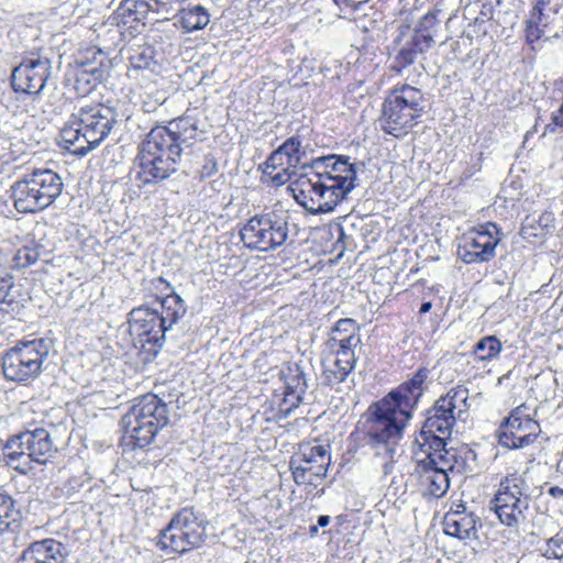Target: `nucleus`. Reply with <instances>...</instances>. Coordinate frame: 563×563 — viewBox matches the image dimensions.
<instances>
[{"label":"nucleus","mask_w":563,"mask_h":563,"mask_svg":"<svg viewBox=\"0 0 563 563\" xmlns=\"http://www.w3.org/2000/svg\"><path fill=\"white\" fill-rule=\"evenodd\" d=\"M430 371L419 368L413 376L372 404L357 422L351 439L360 446H368L376 455L388 456L384 473L393 468V455L402 437L412 411L427 389Z\"/></svg>","instance_id":"1"},{"label":"nucleus","mask_w":563,"mask_h":563,"mask_svg":"<svg viewBox=\"0 0 563 563\" xmlns=\"http://www.w3.org/2000/svg\"><path fill=\"white\" fill-rule=\"evenodd\" d=\"M303 170L291 183L295 200L312 214L328 213L355 188L357 169L350 157L328 155L302 164Z\"/></svg>","instance_id":"2"},{"label":"nucleus","mask_w":563,"mask_h":563,"mask_svg":"<svg viewBox=\"0 0 563 563\" xmlns=\"http://www.w3.org/2000/svg\"><path fill=\"white\" fill-rule=\"evenodd\" d=\"M118 123L117 111L103 103L80 107L60 130L64 148L76 155L85 156L98 147Z\"/></svg>","instance_id":"3"},{"label":"nucleus","mask_w":563,"mask_h":563,"mask_svg":"<svg viewBox=\"0 0 563 563\" xmlns=\"http://www.w3.org/2000/svg\"><path fill=\"white\" fill-rule=\"evenodd\" d=\"M184 299L176 292L156 301L154 307L140 306L129 313L131 334L135 335L142 345L151 344L154 355L164 345L167 334L173 327L186 314Z\"/></svg>","instance_id":"4"},{"label":"nucleus","mask_w":563,"mask_h":563,"mask_svg":"<svg viewBox=\"0 0 563 563\" xmlns=\"http://www.w3.org/2000/svg\"><path fill=\"white\" fill-rule=\"evenodd\" d=\"M167 404L155 394H145L135 399L130 410L122 417V441L131 449L150 445L158 431L169 421Z\"/></svg>","instance_id":"5"},{"label":"nucleus","mask_w":563,"mask_h":563,"mask_svg":"<svg viewBox=\"0 0 563 563\" xmlns=\"http://www.w3.org/2000/svg\"><path fill=\"white\" fill-rule=\"evenodd\" d=\"M181 154L165 125L153 128L140 146V178L144 184H158L169 178L177 172Z\"/></svg>","instance_id":"6"},{"label":"nucleus","mask_w":563,"mask_h":563,"mask_svg":"<svg viewBox=\"0 0 563 563\" xmlns=\"http://www.w3.org/2000/svg\"><path fill=\"white\" fill-rule=\"evenodd\" d=\"M427 100L420 89L402 85L385 98L379 117L380 129L395 137H402L426 113Z\"/></svg>","instance_id":"7"},{"label":"nucleus","mask_w":563,"mask_h":563,"mask_svg":"<svg viewBox=\"0 0 563 563\" xmlns=\"http://www.w3.org/2000/svg\"><path fill=\"white\" fill-rule=\"evenodd\" d=\"M63 188V179L56 172L36 168L13 183L11 197L19 212L35 213L53 205Z\"/></svg>","instance_id":"8"},{"label":"nucleus","mask_w":563,"mask_h":563,"mask_svg":"<svg viewBox=\"0 0 563 563\" xmlns=\"http://www.w3.org/2000/svg\"><path fill=\"white\" fill-rule=\"evenodd\" d=\"M290 216L283 210H268L253 216L240 230L241 240L251 250L274 251L288 242L294 243L296 232L289 224Z\"/></svg>","instance_id":"9"},{"label":"nucleus","mask_w":563,"mask_h":563,"mask_svg":"<svg viewBox=\"0 0 563 563\" xmlns=\"http://www.w3.org/2000/svg\"><path fill=\"white\" fill-rule=\"evenodd\" d=\"M207 538L206 521L192 508H183L159 532L157 545L163 551L185 554L202 545Z\"/></svg>","instance_id":"10"},{"label":"nucleus","mask_w":563,"mask_h":563,"mask_svg":"<svg viewBox=\"0 0 563 563\" xmlns=\"http://www.w3.org/2000/svg\"><path fill=\"white\" fill-rule=\"evenodd\" d=\"M48 353L49 345L44 339L20 341L2 356L4 377L16 383L36 378L43 371Z\"/></svg>","instance_id":"11"},{"label":"nucleus","mask_w":563,"mask_h":563,"mask_svg":"<svg viewBox=\"0 0 563 563\" xmlns=\"http://www.w3.org/2000/svg\"><path fill=\"white\" fill-rule=\"evenodd\" d=\"M530 487L517 473L505 476L490 500V508L500 522L507 527H517L526 519L530 505Z\"/></svg>","instance_id":"12"},{"label":"nucleus","mask_w":563,"mask_h":563,"mask_svg":"<svg viewBox=\"0 0 563 563\" xmlns=\"http://www.w3.org/2000/svg\"><path fill=\"white\" fill-rule=\"evenodd\" d=\"M468 389L462 385L452 387L428 410L421 429V437L429 441L432 437H446L451 433L456 419H463L468 409Z\"/></svg>","instance_id":"13"},{"label":"nucleus","mask_w":563,"mask_h":563,"mask_svg":"<svg viewBox=\"0 0 563 563\" xmlns=\"http://www.w3.org/2000/svg\"><path fill=\"white\" fill-rule=\"evenodd\" d=\"M4 455L8 463L13 464L20 459H25L23 464L14 466L22 474H26L30 470V462L45 464L57 451L51 434L44 428L26 430L13 435L8 440L4 446Z\"/></svg>","instance_id":"14"},{"label":"nucleus","mask_w":563,"mask_h":563,"mask_svg":"<svg viewBox=\"0 0 563 563\" xmlns=\"http://www.w3.org/2000/svg\"><path fill=\"white\" fill-rule=\"evenodd\" d=\"M503 233L493 222H486L462 236L457 245V257L465 264L489 262L496 255V247Z\"/></svg>","instance_id":"15"},{"label":"nucleus","mask_w":563,"mask_h":563,"mask_svg":"<svg viewBox=\"0 0 563 563\" xmlns=\"http://www.w3.org/2000/svg\"><path fill=\"white\" fill-rule=\"evenodd\" d=\"M109 74V59L103 49L89 46L78 52L73 70L74 89L80 96L91 92Z\"/></svg>","instance_id":"16"},{"label":"nucleus","mask_w":563,"mask_h":563,"mask_svg":"<svg viewBox=\"0 0 563 563\" xmlns=\"http://www.w3.org/2000/svg\"><path fill=\"white\" fill-rule=\"evenodd\" d=\"M562 18L563 0H538L525 21L526 42L536 49L543 37H550L552 32L556 35Z\"/></svg>","instance_id":"17"},{"label":"nucleus","mask_w":563,"mask_h":563,"mask_svg":"<svg viewBox=\"0 0 563 563\" xmlns=\"http://www.w3.org/2000/svg\"><path fill=\"white\" fill-rule=\"evenodd\" d=\"M146 8L139 0H124L109 19V36L113 47L122 44L126 37H135L145 27Z\"/></svg>","instance_id":"18"},{"label":"nucleus","mask_w":563,"mask_h":563,"mask_svg":"<svg viewBox=\"0 0 563 563\" xmlns=\"http://www.w3.org/2000/svg\"><path fill=\"white\" fill-rule=\"evenodd\" d=\"M541 429L528 412V408L521 405L511 410L508 418L498 429V442L507 449H522L530 445L540 434Z\"/></svg>","instance_id":"19"},{"label":"nucleus","mask_w":563,"mask_h":563,"mask_svg":"<svg viewBox=\"0 0 563 563\" xmlns=\"http://www.w3.org/2000/svg\"><path fill=\"white\" fill-rule=\"evenodd\" d=\"M52 75V62L46 55L32 54L16 66L11 76L12 88L16 92L38 95Z\"/></svg>","instance_id":"20"},{"label":"nucleus","mask_w":563,"mask_h":563,"mask_svg":"<svg viewBox=\"0 0 563 563\" xmlns=\"http://www.w3.org/2000/svg\"><path fill=\"white\" fill-rule=\"evenodd\" d=\"M428 446L426 457L420 461L437 467L443 472H461L464 468L465 461L459 454L457 449L448 448L444 437H432L429 441H424L423 446Z\"/></svg>","instance_id":"21"},{"label":"nucleus","mask_w":563,"mask_h":563,"mask_svg":"<svg viewBox=\"0 0 563 563\" xmlns=\"http://www.w3.org/2000/svg\"><path fill=\"white\" fill-rule=\"evenodd\" d=\"M68 555L64 543L46 538L31 542L20 554L18 563H65Z\"/></svg>","instance_id":"22"},{"label":"nucleus","mask_w":563,"mask_h":563,"mask_svg":"<svg viewBox=\"0 0 563 563\" xmlns=\"http://www.w3.org/2000/svg\"><path fill=\"white\" fill-rule=\"evenodd\" d=\"M354 351H335L333 360L323 363V383L328 386L338 385L346 379L355 366Z\"/></svg>","instance_id":"23"},{"label":"nucleus","mask_w":563,"mask_h":563,"mask_svg":"<svg viewBox=\"0 0 563 563\" xmlns=\"http://www.w3.org/2000/svg\"><path fill=\"white\" fill-rule=\"evenodd\" d=\"M358 327L355 320L346 318L340 319L332 329L329 345L333 351H354L361 343Z\"/></svg>","instance_id":"24"},{"label":"nucleus","mask_w":563,"mask_h":563,"mask_svg":"<svg viewBox=\"0 0 563 563\" xmlns=\"http://www.w3.org/2000/svg\"><path fill=\"white\" fill-rule=\"evenodd\" d=\"M476 518L465 511L446 514L443 520L444 532L460 540L477 539Z\"/></svg>","instance_id":"25"},{"label":"nucleus","mask_w":563,"mask_h":563,"mask_svg":"<svg viewBox=\"0 0 563 563\" xmlns=\"http://www.w3.org/2000/svg\"><path fill=\"white\" fill-rule=\"evenodd\" d=\"M416 472L420 476L421 484L426 486V494L440 498L450 487L449 473L417 461Z\"/></svg>","instance_id":"26"},{"label":"nucleus","mask_w":563,"mask_h":563,"mask_svg":"<svg viewBox=\"0 0 563 563\" xmlns=\"http://www.w3.org/2000/svg\"><path fill=\"white\" fill-rule=\"evenodd\" d=\"M165 130L175 139V143L180 146L183 153L185 148L190 147L198 139L197 121L190 117H180L169 122Z\"/></svg>","instance_id":"27"},{"label":"nucleus","mask_w":563,"mask_h":563,"mask_svg":"<svg viewBox=\"0 0 563 563\" xmlns=\"http://www.w3.org/2000/svg\"><path fill=\"white\" fill-rule=\"evenodd\" d=\"M554 227V214L544 211L538 217L527 216L522 222L520 235L523 239L538 238L545 235Z\"/></svg>","instance_id":"28"},{"label":"nucleus","mask_w":563,"mask_h":563,"mask_svg":"<svg viewBox=\"0 0 563 563\" xmlns=\"http://www.w3.org/2000/svg\"><path fill=\"white\" fill-rule=\"evenodd\" d=\"M210 22V13L201 4L188 5L179 12V23L187 32L202 30Z\"/></svg>","instance_id":"29"},{"label":"nucleus","mask_w":563,"mask_h":563,"mask_svg":"<svg viewBox=\"0 0 563 563\" xmlns=\"http://www.w3.org/2000/svg\"><path fill=\"white\" fill-rule=\"evenodd\" d=\"M21 511L16 503L7 494L0 493V534L5 531L14 532L20 527Z\"/></svg>","instance_id":"30"},{"label":"nucleus","mask_w":563,"mask_h":563,"mask_svg":"<svg viewBox=\"0 0 563 563\" xmlns=\"http://www.w3.org/2000/svg\"><path fill=\"white\" fill-rule=\"evenodd\" d=\"M296 460L303 466H322V477H324L330 464V454L323 445L306 446L300 450Z\"/></svg>","instance_id":"31"},{"label":"nucleus","mask_w":563,"mask_h":563,"mask_svg":"<svg viewBox=\"0 0 563 563\" xmlns=\"http://www.w3.org/2000/svg\"><path fill=\"white\" fill-rule=\"evenodd\" d=\"M286 390L295 394H306L308 388L307 377L299 364H290L282 371Z\"/></svg>","instance_id":"32"},{"label":"nucleus","mask_w":563,"mask_h":563,"mask_svg":"<svg viewBox=\"0 0 563 563\" xmlns=\"http://www.w3.org/2000/svg\"><path fill=\"white\" fill-rule=\"evenodd\" d=\"M503 350V343L495 335L482 338L473 350L475 360L486 362L497 358Z\"/></svg>","instance_id":"33"},{"label":"nucleus","mask_w":563,"mask_h":563,"mask_svg":"<svg viewBox=\"0 0 563 563\" xmlns=\"http://www.w3.org/2000/svg\"><path fill=\"white\" fill-rule=\"evenodd\" d=\"M298 461L296 459H292L290 461V470L294 477V481L297 485H313L314 478H321L322 477V466H303L300 463L297 464Z\"/></svg>","instance_id":"34"},{"label":"nucleus","mask_w":563,"mask_h":563,"mask_svg":"<svg viewBox=\"0 0 563 563\" xmlns=\"http://www.w3.org/2000/svg\"><path fill=\"white\" fill-rule=\"evenodd\" d=\"M302 142L299 135L288 137L278 148L282 151L285 158L288 161V166H294L296 169L301 164L302 157Z\"/></svg>","instance_id":"35"},{"label":"nucleus","mask_w":563,"mask_h":563,"mask_svg":"<svg viewBox=\"0 0 563 563\" xmlns=\"http://www.w3.org/2000/svg\"><path fill=\"white\" fill-rule=\"evenodd\" d=\"M418 54H420L419 49L408 41L396 55L391 69L399 74L402 73L416 62Z\"/></svg>","instance_id":"36"},{"label":"nucleus","mask_w":563,"mask_h":563,"mask_svg":"<svg viewBox=\"0 0 563 563\" xmlns=\"http://www.w3.org/2000/svg\"><path fill=\"white\" fill-rule=\"evenodd\" d=\"M40 245L33 243L32 245H24L18 250L13 261L18 268H26L35 264L41 255L38 250Z\"/></svg>","instance_id":"37"},{"label":"nucleus","mask_w":563,"mask_h":563,"mask_svg":"<svg viewBox=\"0 0 563 563\" xmlns=\"http://www.w3.org/2000/svg\"><path fill=\"white\" fill-rule=\"evenodd\" d=\"M130 67L134 70L148 69L154 63L152 51L150 48L137 49L130 57Z\"/></svg>","instance_id":"38"},{"label":"nucleus","mask_w":563,"mask_h":563,"mask_svg":"<svg viewBox=\"0 0 563 563\" xmlns=\"http://www.w3.org/2000/svg\"><path fill=\"white\" fill-rule=\"evenodd\" d=\"M305 394H295L292 390L284 391V397L279 404V411L284 416H288L294 409H296L302 401Z\"/></svg>","instance_id":"39"},{"label":"nucleus","mask_w":563,"mask_h":563,"mask_svg":"<svg viewBox=\"0 0 563 563\" xmlns=\"http://www.w3.org/2000/svg\"><path fill=\"white\" fill-rule=\"evenodd\" d=\"M267 169H295L294 166H288V161L283 155L279 148L275 150L266 159Z\"/></svg>","instance_id":"40"},{"label":"nucleus","mask_w":563,"mask_h":563,"mask_svg":"<svg viewBox=\"0 0 563 563\" xmlns=\"http://www.w3.org/2000/svg\"><path fill=\"white\" fill-rule=\"evenodd\" d=\"M410 42L417 47L420 54L424 53L434 45V40L431 34L418 31L411 37Z\"/></svg>","instance_id":"41"},{"label":"nucleus","mask_w":563,"mask_h":563,"mask_svg":"<svg viewBox=\"0 0 563 563\" xmlns=\"http://www.w3.org/2000/svg\"><path fill=\"white\" fill-rule=\"evenodd\" d=\"M265 175L269 177L271 181L276 186L286 184L295 174V169H267L264 170Z\"/></svg>","instance_id":"42"},{"label":"nucleus","mask_w":563,"mask_h":563,"mask_svg":"<svg viewBox=\"0 0 563 563\" xmlns=\"http://www.w3.org/2000/svg\"><path fill=\"white\" fill-rule=\"evenodd\" d=\"M544 555L547 558L562 559L563 558V540L562 537L555 534L547 542V550Z\"/></svg>","instance_id":"43"},{"label":"nucleus","mask_w":563,"mask_h":563,"mask_svg":"<svg viewBox=\"0 0 563 563\" xmlns=\"http://www.w3.org/2000/svg\"><path fill=\"white\" fill-rule=\"evenodd\" d=\"M218 172V164L213 157H207L205 164L199 170L200 179H207L216 175Z\"/></svg>","instance_id":"44"},{"label":"nucleus","mask_w":563,"mask_h":563,"mask_svg":"<svg viewBox=\"0 0 563 563\" xmlns=\"http://www.w3.org/2000/svg\"><path fill=\"white\" fill-rule=\"evenodd\" d=\"M494 11L493 1L485 0L481 7L479 16L476 18V21L479 19L481 21L492 20L494 18Z\"/></svg>","instance_id":"45"},{"label":"nucleus","mask_w":563,"mask_h":563,"mask_svg":"<svg viewBox=\"0 0 563 563\" xmlns=\"http://www.w3.org/2000/svg\"><path fill=\"white\" fill-rule=\"evenodd\" d=\"M10 288H11V286L4 285V284L0 285V303L12 301V299H9Z\"/></svg>","instance_id":"46"},{"label":"nucleus","mask_w":563,"mask_h":563,"mask_svg":"<svg viewBox=\"0 0 563 563\" xmlns=\"http://www.w3.org/2000/svg\"><path fill=\"white\" fill-rule=\"evenodd\" d=\"M549 494L553 498H562L563 497V488L559 486H552L549 488Z\"/></svg>","instance_id":"47"},{"label":"nucleus","mask_w":563,"mask_h":563,"mask_svg":"<svg viewBox=\"0 0 563 563\" xmlns=\"http://www.w3.org/2000/svg\"><path fill=\"white\" fill-rule=\"evenodd\" d=\"M435 14L434 13H427L424 16H423V20H422V25H427V24H433L435 22Z\"/></svg>","instance_id":"48"},{"label":"nucleus","mask_w":563,"mask_h":563,"mask_svg":"<svg viewBox=\"0 0 563 563\" xmlns=\"http://www.w3.org/2000/svg\"><path fill=\"white\" fill-rule=\"evenodd\" d=\"M330 523V517L327 515H321L318 517V526L319 527H327Z\"/></svg>","instance_id":"49"},{"label":"nucleus","mask_w":563,"mask_h":563,"mask_svg":"<svg viewBox=\"0 0 563 563\" xmlns=\"http://www.w3.org/2000/svg\"><path fill=\"white\" fill-rule=\"evenodd\" d=\"M432 303L430 301L422 302L419 309L420 313H427L430 311Z\"/></svg>","instance_id":"50"},{"label":"nucleus","mask_w":563,"mask_h":563,"mask_svg":"<svg viewBox=\"0 0 563 563\" xmlns=\"http://www.w3.org/2000/svg\"><path fill=\"white\" fill-rule=\"evenodd\" d=\"M318 531H319V526H318V525H317V526H310V527H309V534H310L311 537L317 536Z\"/></svg>","instance_id":"51"},{"label":"nucleus","mask_w":563,"mask_h":563,"mask_svg":"<svg viewBox=\"0 0 563 563\" xmlns=\"http://www.w3.org/2000/svg\"><path fill=\"white\" fill-rule=\"evenodd\" d=\"M158 280H159L161 283H165V284L169 287V284H168V283H167L163 277H159V278H158Z\"/></svg>","instance_id":"52"},{"label":"nucleus","mask_w":563,"mask_h":563,"mask_svg":"<svg viewBox=\"0 0 563 563\" xmlns=\"http://www.w3.org/2000/svg\"><path fill=\"white\" fill-rule=\"evenodd\" d=\"M339 230H340V236L342 238L344 235L343 229L340 227Z\"/></svg>","instance_id":"53"},{"label":"nucleus","mask_w":563,"mask_h":563,"mask_svg":"<svg viewBox=\"0 0 563 563\" xmlns=\"http://www.w3.org/2000/svg\"><path fill=\"white\" fill-rule=\"evenodd\" d=\"M559 537H562L563 540V530L556 533Z\"/></svg>","instance_id":"54"}]
</instances>
